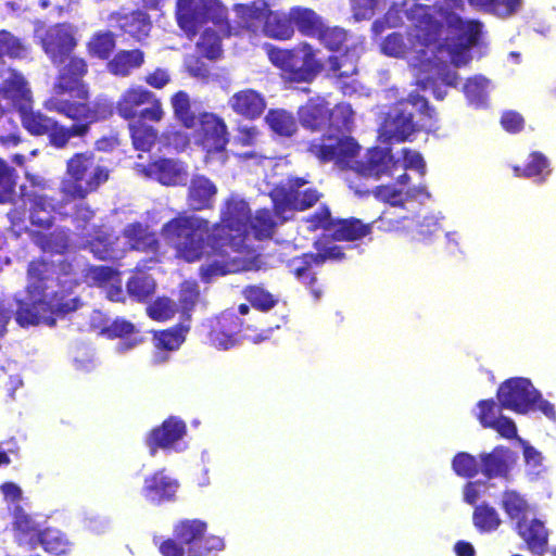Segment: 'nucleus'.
Masks as SVG:
<instances>
[{"label": "nucleus", "mask_w": 556, "mask_h": 556, "mask_svg": "<svg viewBox=\"0 0 556 556\" xmlns=\"http://www.w3.org/2000/svg\"><path fill=\"white\" fill-rule=\"evenodd\" d=\"M269 62L281 72L289 83H312L324 70L318 58L319 50L308 41H300L292 48H281L273 43L263 46Z\"/></svg>", "instance_id": "4"}, {"label": "nucleus", "mask_w": 556, "mask_h": 556, "mask_svg": "<svg viewBox=\"0 0 556 556\" xmlns=\"http://www.w3.org/2000/svg\"><path fill=\"white\" fill-rule=\"evenodd\" d=\"M251 211L244 201H228L220 222L211 228L212 249L216 254L225 256L224 248L235 243V239L243 237L251 220Z\"/></svg>", "instance_id": "12"}, {"label": "nucleus", "mask_w": 556, "mask_h": 556, "mask_svg": "<svg viewBox=\"0 0 556 556\" xmlns=\"http://www.w3.org/2000/svg\"><path fill=\"white\" fill-rule=\"evenodd\" d=\"M108 179V168L96 163L91 154L79 153L67 161L60 191L70 200L84 199Z\"/></svg>", "instance_id": "8"}, {"label": "nucleus", "mask_w": 556, "mask_h": 556, "mask_svg": "<svg viewBox=\"0 0 556 556\" xmlns=\"http://www.w3.org/2000/svg\"><path fill=\"white\" fill-rule=\"evenodd\" d=\"M244 330L242 318L233 312H223L210 320L207 341L216 348L228 350L237 343V336Z\"/></svg>", "instance_id": "16"}, {"label": "nucleus", "mask_w": 556, "mask_h": 556, "mask_svg": "<svg viewBox=\"0 0 556 556\" xmlns=\"http://www.w3.org/2000/svg\"><path fill=\"white\" fill-rule=\"evenodd\" d=\"M172 106L174 115L180 124L187 128L192 129L198 123V116L192 112L190 99L187 92L180 90L172 97Z\"/></svg>", "instance_id": "43"}, {"label": "nucleus", "mask_w": 556, "mask_h": 556, "mask_svg": "<svg viewBox=\"0 0 556 556\" xmlns=\"http://www.w3.org/2000/svg\"><path fill=\"white\" fill-rule=\"evenodd\" d=\"M370 231L371 226L358 218H334L329 237L333 241H356L369 235Z\"/></svg>", "instance_id": "32"}, {"label": "nucleus", "mask_w": 556, "mask_h": 556, "mask_svg": "<svg viewBox=\"0 0 556 556\" xmlns=\"http://www.w3.org/2000/svg\"><path fill=\"white\" fill-rule=\"evenodd\" d=\"M437 122V113L428 100L417 92L396 102L384 121L389 139L406 141L413 134L427 130Z\"/></svg>", "instance_id": "5"}, {"label": "nucleus", "mask_w": 556, "mask_h": 556, "mask_svg": "<svg viewBox=\"0 0 556 556\" xmlns=\"http://www.w3.org/2000/svg\"><path fill=\"white\" fill-rule=\"evenodd\" d=\"M358 59L355 46L340 51L339 54H330L327 58L328 75L337 80L351 78L358 72Z\"/></svg>", "instance_id": "30"}, {"label": "nucleus", "mask_w": 556, "mask_h": 556, "mask_svg": "<svg viewBox=\"0 0 556 556\" xmlns=\"http://www.w3.org/2000/svg\"><path fill=\"white\" fill-rule=\"evenodd\" d=\"M141 173L162 185H185L188 173L170 159H159L141 167Z\"/></svg>", "instance_id": "23"}, {"label": "nucleus", "mask_w": 556, "mask_h": 556, "mask_svg": "<svg viewBox=\"0 0 556 556\" xmlns=\"http://www.w3.org/2000/svg\"><path fill=\"white\" fill-rule=\"evenodd\" d=\"M382 52L390 56H399L404 52L403 37L399 33L389 34L381 43Z\"/></svg>", "instance_id": "64"}, {"label": "nucleus", "mask_w": 556, "mask_h": 556, "mask_svg": "<svg viewBox=\"0 0 556 556\" xmlns=\"http://www.w3.org/2000/svg\"><path fill=\"white\" fill-rule=\"evenodd\" d=\"M194 139L195 143L207 154L224 152L229 143V131L226 122L216 113H200L194 127Z\"/></svg>", "instance_id": "14"}, {"label": "nucleus", "mask_w": 556, "mask_h": 556, "mask_svg": "<svg viewBox=\"0 0 556 556\" xmlns=\"http://www.w3.org/2000/svg\"><path fill=\"white\" fill-rule=\"evenodd\" d=\"M15 186L14 170L0 159V202L12 200Z\"/></svg>", "instance_id": "56"}, {"label": "nucleus", "mask_w": 556, "mask_h": 556, "mask_svg": "<svg viewBox=\"0 0 556 556\" xmlns=\"http://www.w3.org/2000/svg\"><path fill=\"white\" fill-rule=\"evenodd\" d=\"M375 198L383 203H388L391 206L404 207L406 198L402 189L396 188L394 185H380L377 186L372 191Z\"/></svg>", "instance_id": "50"}, {"label": "nucleus", "mask_w": 556, "mask_h": 556, "mask_svg": "<svg viewBox=\"0 0 556 556\" xmlns=\"http://www.w3.org/2000/svg\"><path fill=\"white\" fill-rule=\"evenodd\" d=\"M480 460L481 472L484 477L508 480L511 468L516 464L517 454L507 446L496 445L491 452L481 453Z\"/></svg>", "instance_id": "19"}, {"label": "nucleus", "mask_w": 556, "mask_h": 556, "mask_svg": "<svg viewBox=\"0 0 556 556\" xmlns=\"http://www.w3.org/2000/svg\"><path fill=\"white\" fill-rule=\"evenodd\" d=\"M58 287L63 289L59 294L54 290L56 267L47 261H35L28 266L27 290L25 299L17 300L16 321L21 326H34L45 324L52 326L56 317L77 309L79 301L70 298L65 291L72 290L76 285L71 277V266L60 264L58 266Z\"/></svg>", "instance_id": "2"}, {"label": "nucleus", "mask_w": 556, "mask_h": 556, "mask_svg": "<svg viewBox=\"0 0 556 556\" xmlns=\"http://www.w3.org/2000/svg\"><path fill=\"white\" fill-rule=\"evenodd\" d=\"M291 10L293 31H298L303 37L315 39L326 20L308 7L293 5Z\"/></svg>", "instance_id": "31"}, {"label": "nucleus", "mask_w": 556, "mask_h": 556, "mask_svg": "<svg viewBox=\"0 0 556 556\" xmlns=\"http://www.w3.org/2000/svg\"><path fill=\"white\" fill-rule=\"evenodd\" d=\"M501 125L509 134H518L525 128V118L516 111H505L501 116Z\"/></svg>", "instance_id": "62"}, {"label": "nucleus", "mask_w": 556, "mask_h": 556, "mask_svg": "<svg viewBox=\"0 0 556 556\" xmlns=\"http://www.w3.org/2000/svg\"><path fill=\"white\" fill-rule=\"evenodd\" d=\"M268 128L278 137L291 138L298 131L295 116L285 109H270L265 115Z\"/></svg>", "instance_id": "35"}, {"label": "nucleus", "mask_w": 556, "mask_h": 556, "mask_svg": "<svg viewBox=\"0 0 556 556\" xmlns=\"http://www.w3.org/2000/svg\"><path fill=\"white\" fill-rule=\"evenodd\" d=\"M186 433L187 426L184 420L175 416L166 418L161 426L152 429L147 438L150 454L152 456L155 455L159 448H170L175 443L180 441Z\"/></svg>", "instance_id": "20"}, {"label": "nucleus", "mask_w": 556, "mask_h": 556, "mask_svg": "<svg viewBox=\"0 0 556 556\" xmlns=\"http://www.w3.org/2000/svg\"><path fill=\"white\" fill-rule=\"evenodd\" d=\"M488 429L496 431L502 438L513 440L518 438L517 426L515 421L504 415H500L497 419L489 426Z\"/></svg>", "instance_id": "60"}, {"label": "nucleus", "mask_w": 556, "mask_h": 556, "mask_svg": "<svg viewBox=\"0 0 556 556\" xmlns=\"http://www.w3.org/2000/svg\"><path fill=\"white\" fill-rule=\"evenodd\" d=\"M231 111L248 121L258 119L266 110L264 94L252 88H244L235 92L228 99Z\"/></svg>", "instance_id": "21"}, {"label": "nucleus", "mask_w": 556, "mask_h": 556, "mask_svg": "<svg viewBox=\"0 0 556 556\" xmlns=\"http://www.w3.org/2000/svg\"><path fill=\"white\" fill-rule=\"evenodd\" d=\"M318 42L330 52H340L355 45L351 43L352 35L350 31L338 25L324 23L316 38Z\"/></svg>", "instance_id": "34"}, {"label": "nucleus", "mask_w": 556, "mask_h": 556, "mask_svg": "<svg viewBox=\"0 0 556 556\" xmlns=\"http://www.w3.org/2000/svg\"><path fill=\"white\" fill-rule=\"evenodd\" d=\"M303 222L305 223L307 230L311 232L321 229L330 233L334 217H332L329 206L323 204L315 212L305 216Z\"/></svg>", "instance_id": "46"}, {"label": "nucleus", "mask_w": 556, "mask_h": 556, "mask_svg": "<svg viewBox=\"0 0 556 556\" xmlns=\"http://www.w3.org/2000/svg\"><path fill=\"white\" fill-rule=\"evenodd\" d=\"M179 484L161 469L144 479L143 492L148 501L153 504L173 501Z\"/></svg>", "instance_id": "25"}, {"label": "nucleus", "mask_w": 556, "mask_h": 556, "mask_svg": "<svg viewBox=\"0 0 556 556\" xmlns=\"http://www.w3.org/2000/svg\"><path fill=\"white\" fill-rule=\"evenodd\" d=\"M141 119L160 122L163 118L164 111L153 92L141 89Z\"/></svg>", "instance_id": "49"}, {"label": "nucleus", "mask_w": 556, "mask_h": 556, "mask_svg": "<svg viewBox=\"0 0 556 556\" xmlns=\"http://www.w3.org/2000/svg\"><path fill=\"white\" fill-rule=\"evenodd\" d=\"M228 273H230L229 263L225 260L214 261L199 268L200 278L206 283L211 282L214 277L225 276Z\"/></svg>", "instance_id": "59"}, {"label": "nucleus", "mask_w": 556, "mask_h": 556, "mask_svg": "<svg viewBox=\"0 0 556 556\" xmlns=\"http://www.w3.org/2000/svg\"><path fill=\"white\" fill-rule=\"evenodd\" d=\"M23 52L24 47L16 37L7 30H0V58L3 55L18 58Z\"/></svg>", "instance_id": "58"}, {"label": "nucleus", "mask_w": 556, "mask_h": 556, "mask_svg": "<svg viewBox=\"0 0 556 556\" xmlns=\"http://www.w3.org/2000/svg\"><path fill=\"white\" fill-rule=\"evenodd\" d=\"M477 407L478 413L476 417L479 424L485 429L492 426V422L501 415L502 407L500 404L497 405L493 399L480 400L477 403Z\"/></svg>", "instance_id": "52"}, {"label": "nucleus", "mask_w": 556, "mask_h": 556, "mask_svg": "<svg viewBox=\"0 0 556 556\" xmlns=\"http://www.w3.org/2000/svg\"><path fill=\"white\" fill-rule=\"evenodd\" d=\"M198 51L208 60H215L222 54L220 37L216 30L206 28L197 42Z\"/></svg>", "instance_id": "47"}, {"label": "nucleus", "mask_w": 556, "mask_h": 556, "mask_svg": "<svg viewBox=\"0 0 556 556\" xmlns=\"http://www.w3.org/2000/svg\"><path fill=\"white\" fill-rule=\"evenodd\" d=\"M354 123V112L349 103H338L333 108L329 106V124L327 130L338 132L350 131Z\"/></svg>", "instance_id": "42"}, {"label": "nucleus", "mask_w": 556, "mask_h": 556, "mask_svg": "<svg viewBox=\"0 0 556 556\" xmlns=\"http://www.w3.org/2000/svg\"><path fill=\"white\" fill-rule=\"evenodd\" d=\"M515 530L532 555L543 556L547 553L549 532L542 520L532 518L517 521Z\"/></svg>", "instance_id": "22"}, {"label": "nucleus", "mask_w": 556, "mask_h": 556, "mask_svg": "<svg viewBox=\"0 0 556 556\" xmlns=\"http://www.w3.org/2000/svg\"><path fill=\"white\" fill-rule=\"evenodd\" d=\"M485 83L482 77L468 78L464 85V93L467 99L476 104L483 103L485 99Z\"/></svg>", "instance_id": "57"}, {"label": "nucleus", "mask_w": 556, "mask_h": 556, "mask_svg": "<svg viewBox=\"0 0 556 556\" xmlns=\"http://www.w3.org/2000/svg\"><path fill=\"white\" fill-rule=\"evenodd\" d=\"M514 174L519 178H533L540 177V181H545L546 176L549 175V161L539 151H533L529 154L528 162L525 166L516 165L513 167Z\"/></svg>", "instance_id": "36"}, {"label": "nucleus", "mask_w": 556, "mask_h": 556, "mask_svg": "<svg viewBox=\"0 0 556 556\" xmlns=\"http://www.w3.org/2000/svg\"><path fill=\"white\" fill-rule=\"evenodd\" d=\"M268 195L282 219H293L296 212L312 208L323 198V193L307 178L300 176H288L280 180Z\"/></svg>", "instance_id": "7"}, {"label": "nucleus", "mask_w": 556, "mask_h": 556, "mask_svg": "<svg viewBox=\"0 0 556 556\" xmlns=\"http://www.w3.org/2000/svg\"><path fill=\"white\" fill-rule=\"evenodd\" d=\"M359 151L361 146L351 136L323 135L306 146V152L321 164H349Z\"/></svg>", "instance_id": "13"}, {"label": "nucleus", "mask_w": 556, "mask_h": 556, "mask_svg": "<svg viewBox=\"0 0 556 556\" xmlns=\"http://www.w3.org/2000/svg\"><path fill=\"white\" fill-rule=\"evenodd\" d=\"M161 233L177 257L188 263L199 261L206 244L212 248L208 223L193 216L177 215L163 225Z\"/></svg>", "instance_id": "6"}, {"label": "nucleus", "mask_w": 556, "mask_h": 556, "mask_svg": "<svg viewBox=\"0 0 556 556\" xmlns=\"http://www.w3.org/2000/svg\"><path fill=\"white\" fill-rule=\"evenodd\" d=\"M39 535L46 549L55 554L65 552L66 543L56 530H47L43 533H39Z\"/></svg>", "instance_id": "61"}, {"label": "nucleus", "mask_w": 556, "mask_h": 556, "mask_svg": "<svg viewBox=\"0 0 556 556\" xmlns=\"http://www.w3.org/2000/svg\"><path fill=\"white\" fill-rule=\"evenodd\" d=\"M401 167V161L395 159L390 149L374 147L367 150L363 161L355 165V172L364 177L376 179L382 176H393Z\"/></svg>", "instance_id": "17"}, {"label": "nucleus", "mask_w": 556, "mask_h": 556, "mask_svg": "<svg viewBox=\"0 0 556 556\" xmlns=\"http://www.w3.org/2000/svg\"><path fill=\"white\" fill-rule=\"evenodd\" d=\"M270 3L267 0H252L247 3H235L231 8L235 15L231 22L227 16L215 21L217 31L224 37H248L262 35Z\"/></svg>", "instance_id": "10"}, {"label": "nucleus", "mask_w": 556, "mask_h": 556, "mask_svg": "<svg viewBox=\"0 0 556 556\" xmlns=\"http://www.w3.org/2000/svg\"><path fill=\"white\" fill-rule=\"evenodd\" d=\"M496 397L500 406L516 414H528L540 410L548 419H556L554 405L544 400L532 382L522 377H514L502 382L497 389Z\"/></svg>", "instance_id": "9"}, {"label": "nucleus", "mask_w": 556, "mask_h": 556, "mask_svg": "<svg viewBox=\"0 0 556 556\" xmlns=\"http://www.w3.org/2000/svg\"><path fill=\"white\" fill-rule=\"evenodd\" d=\"M12 526L20 541L31 540L40 533L39 525L20 505L12 510Z\"/></svg>", "instance_id": "38"}, {"label": "nucleus", "mask_w": 556, "mask_h": 556, "mask_svg": "<svg viewBox=\"0 0 556 556\" xmlns=\"http://www.w3.org/2000/svg\"><path fill=\"white\" fill-rule=\"evenodd\" d=\"M138 106H139V92L137 89H129L128 91H126L123 94V97L117 105V111H118L119 115L123 118L130 121L129 129H130V134H131V138H132V143L136 149H137V143H138V137H137L138 130L135 125V123H136L135 118L137 116Z\"/></svg>", "instance_id": "40"}, {"label": "nucleus", "mask_w": 556, "mask_h": 556, "mask_svg": "<svg viewBox=\"0 0 556 556\" xmlns=\"http://www.w3.org/2000/svg\"><path fill=\"white\" fill-rule=\"evenodd\" d=\"M430 11L429 5L414 4L408 12V17L414 22L415 37L424 47L438 43L443 29V24Z\"/></svg>", "instance_id": "18"}, {"label": "nucleus", "mask_w": 556, "mask_h": 556, "mask_svg": "<svg viewBox=\"0 0 556 556\" xmlns=\"http://www.w3.org/2000/svg\"><path fill=\"white\" fill-rule=\"evenodd\" d=\"M175 303L168 298H157L147 307V314L153 320L164 321L172 318L176 312Z\"/></svg>", "instance_id": "51"}, {"label": "nucleus", "mask_w": 556, "mask_h": 556, "mask_svg": "<svg viewBox=\"0 0 556 556\" xmlns=\"http://www.w3.org/2000/svg\"><path fill=\"white\" fill-rule=\"evenodd\" d=\"M87 131V125L73 126L72 128H64L54 122V127L48 132L50 141L53 146L62 148L66 144L68 139L73 136H81Z\"/></svg>", "instance_id": "53"}, {"label": "nucleus", "mask_w": 556, "mask_h": 556, "mask_svg": "<svg viewBox=\"0 0 556 556\" xmlns=\"http://www.w3.org/2000/svg\"><path fill=\"white\" fill-rule=\"evenodd\" d=\"M175 16L179 28L192 39L201 26L219 17L210 0H176Z\"/></svg>", "instance_id": "15"}, {"label": "nucleus", "mask_w": 556, "mask_h": 556, "mask_svg": "<svg viewBox=\"0 0 556 556\" xmlns=\"http://www.w3.org/2000/svg\"><path fill=\"white\" fill-rule=\"evenodd\" d=\"M288 220L289 219H282L280 216H278L274 207H263L256 210L255 214L251 216L249 226L255 239L264 240L271 238L276 227Z\"/></svg>", "instance_id": "33"}, {"label": "nucleus", "mask_w": 556, "mask_h": 556, "mask_svg": "<svg viewBox=\"0 0 556 556\" xmlns=\"http://www.w3.org/2000/svg\"><path fill=\"white\" fill-rule=\"evenodd\" d=\"M139 54L136 51H124L118 53L112 62L109 63L110 71L115 75H127L130 68L136 67Z\"/></svg>", "instance_id": "54"}, {"label": "nucleus", "mask_w": 556, "mask_h": 556, "mask_svg": "<svg viewBox=\"0 0 556 556\" xmlns=\"http://www.w3.org/2000/svg\"><path fill=\"white\" fill-rule=\"evenodd\" d=\"M76 29L67 23L51 26L39 25L35 29V37L40 42L46 54L55 64L67 63L60 68L53 96L45 102L48 111L56 112L72 119L93 123L111 114L106 103H98L92 109L73 98L86 99L87 90L81 84L86 73V63L83 59L72 58L71 53L76 47Z\"/></svg>", "instance_id": "1"}, {"label": "nucleus", "mask_w": 556, "mask_h": 556, "mask_svg": "<svg viewBox=\"0 0 556 556\" xmlns=\"http://www.w3.org/2000/svg\"><path fill=\"white\" fill-rule=\"evenodd\" d=\"M225 548L219 535L207 534V522L193 518L180 519L173 526V536L161 542L162 556H208Z\"/></svg>", "instance_id": "3"}, {"label": "nucleus", "mask_w": 556, "mask_h": 556, "mask_svg": "<svg viewBox=\"0 0 556 556\" xmlns=\"http://www.w3.org/2000/svg\"><path fill=\"white\" fill-rule=\"evenodd\" d=\"M3 91L12 105L18 108L22 124L31 135H45L54 127L52 118L30 110L31 93L22 75L9 70L4 74Z\"/></svg>", "instance_id": "11"}, {"label": "nucleus", "mask_w": 556, "mask_h": 556, "mask_svg": "<svg viewBox=\"0 0 556 556\" xmlns=\"http://www.w3.org/2000/svg\"><path fill=\"white\" fill-rule=\"evenodd\" d=\"M262 35L277 41H289L293 39L292 10L288 12L274 10L269 5Z\"/></svg>", "instance_id": "27"}, {"label": "nucleus", "mask_w": 556, "mask_h": 556, "mask_svg": "<svg viewBox=\"0 0 556 556\" xmlns=\"http://www.w3.org/2000/svg\"><path fill=\"white\" fill-rule=\"evenodd\" d=\"M114 48V40L110 33L94 35L88 43L89 52L100 59L109 56Z\"/></svg>", "instance_id": "55"}, {"label": "nucleus", "mask_w": 556, "mask_h": 556, "mask_svg": "<svg viewBox=\"0 0 556 556\" xmlns=\"http://www.w3.org/2000/svg\"><path fill=\"white\" fill-rule=\"evenodd\" d=\"M300 124L311 131H321L327 129L329 124V103L320 98H309L305 104L298 110Z\"/></svg>", "instance_id": "24"}, {"label": "nucleus", "mask_w": 556, "mask_h": 556, "mask_svg": "<svg viewBox=\"0 0 556 556\" xmlns=\"http://www.w3.org/2000/svg\"><path fill=\"white\" fill-rule=\"evenodd\" d=\"M188 331L189 326L181 324L165 330L154 331L153 346L156 352L152 362L157 364L167 361L168 352L177 350L184 343Z\"/></svg>", "instance_id": "26"}, {"label": "nucleus", "mask_w": 556, "mask_h": 556, "mask_svg": "<svg viewBox=\"0 0 556 556\" xmlns=\"http://www.w3.org/2000/svg\"><path fill=\"white\" fill-rule=\"evenodd\" d=\"M501 506L510 520L521 521L527 519L529 504L516 490H505L502 494Z\"/></svg>", "instance_id": "39"}, {"label": "nucleus", "mask_w": 556, "mask_h": 556, "mask_svg": "<svg viewBox=\"0 0 556 556\" xmlns=\"http://www.w3.org/2000/svg\"><path fill=\"white\" fill-rule=\"evenodd\" d=\"M452 468L457 476L470 479L481 471V462L467 452H459L452 459Z\"/></svg>", "instance_id": "45"}, {"label": "nucleus", "mask_w": 556, "mask_h": 556, "mask_svg": "<svg viewBox=\"0 0 556 556\" xmlns=\"http://www.w3.org/2000/svg\"><path fill=\"white\" fill-rule=\"evenodd\" d=\"M200 299L199 285L194 280H185L179 286L178 303L181 312L187 316V320H190V313L195 307Z\"/></svg>", "instance_id": "44"}, {"label": "nucleus", "mask_w": 556, "mask_h": 556, "mask_svg": "<svg viewBox=\"0 0 556 556\" xmlns=\"http://www.w3.org/2000/svg\"><path fill=\"white\" fill-rule=\"evenodd\" d=\"M216 193L217 187L210 178L195 175L190 180L187 201L194 211L211 208Z\"/></svg>", "instance_id": "28"}, {"label": "nucleus", "mask_w": 556, "mask_h": 556, "mask_svg": "<svg viewBox=\"0 0 556 556\" xmlns=\"http://www.w3.org/2000/svg\"><path fill=\"white\" fill-rule=\"evenodd\" d=\"M242 294L253 308L261 312H268L278 303V299L274 294L258 285L247 286L242 290Z\"/></svg>", "instance_id": "41"}, {"label": "nucleus", "mask_w": 556, "mask_h": 556, "mask_svg": "<svg viewBox=\"0 0 556 556\" xmlns=\"http://www.w3.org/2000/svg\"><path fill=\"white\" fill-rule=\"evenodd\" d=\"M402 154H403V167L405 169H409V168L415 169L419 173L420 176L426 175V163L419 152L404 148L402 150Z\"/></svg>", "instance_id": "63"}, {"label": "nucleus", "mask_w": 556, "mask_h": 556, "mask_svg": "<svg viewBox=\"0 0 556 556\" xmlns=\"http://www.w3.org/2000/svg\"><path fill=\"white\" fill-rule=\"evenodd\" d=\"M446 25L452 34V39L462 47L476 45L482 31L481 22L475 20L466 21L454 13L446 16Z\"/></svg>", "instance_id": "29"}, {"label": "nucleus", "mask_w": 556, "mask_h": 556, "mask_svg": "<svg viewBox=\"0 0 556 556\" xmlns=\"http://www.w3.org/2000/svg\"><path fill=\"white\" fill-rule=\"evenodd\" d=\"M472 523L479 533H491L502 525L497 510L489 503H481L475 506Z\"/></svg>", "instance_id": "37"}, {"label": "nucleus", "mask_w": 556, "mask_h": 556, "mask_svg": "<svg viewBox=\"0 0 556 556\" xmlns=\"http://www.w3.org/2000/svg\"><path fill=\"white\" fill-rule=\"evenodd\" d=\"M292 274L302 285L305 286L315 301L321 299L324 294V288L320 283H318L316 274L312 269L293 263Z\"/></svg>", "instance_id": "48"}]
</instances>
